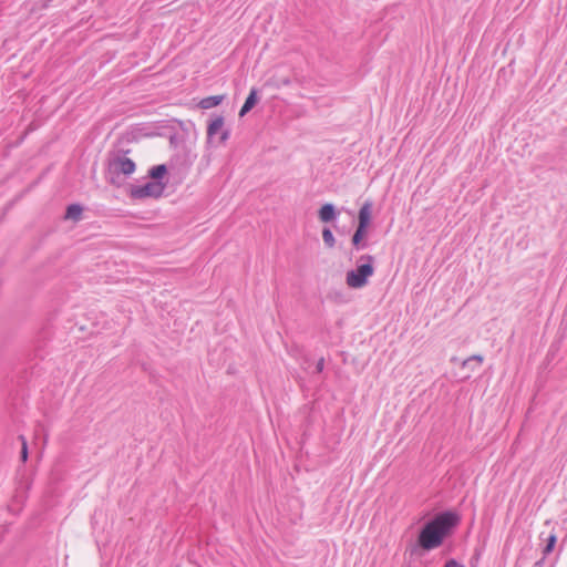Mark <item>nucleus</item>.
Masks as SVG:
<instances>
[{
	"instance_id": "1",
	"label": "nucleus",
	"mask_w": 567,
	"mask_h": 567,
	"mask_svg": "<svg viewBox=\"0 0 567 567\" xmlns=\"http://www.w3.org/2000/svg\"><path fill=\"white\" fill-rule=\"evenodd\" d=\"M132 138H165L169 142H185L195 138L192 123L171 120L158 124H140L132 128Z\"/></svg>"
},
{
	"instance_id": "2",
	"label": "nucleus",
	"mask_w": 567,
	"mask_h": 567,
	"mask_svg": "<svg viewBox=\"0 0 567 567\" xmlns=\"http://www.w3.org/2000/svg\"><path fill=\"white\" fill-rule=\"evenodd\" d=\"M458 522V515L452 512L436 515L421 529L417 538L420 547L424 550H432L440 547Z\"/></svg>"
},
{
	"instance_id": "3",
	"label": "nucleus",
	"mask_w": 567,
	"mask_h": 567,
	"mask_svg": "<svg viewBox=\"0 0 567 567\" xmlns=\"http://www.w3.org/2000/svg\"><path fill=\"white\" fill-rule=\"evenodd\" d=\"M130 151H116L110 154L107 159L109 181L113 185H120V175L131 176L135 169V161L131 157Z\"/></svg>"
},
{
	"instance_id": "4",
	"label": "nucleus",
	"mask_w": 567,
	"mask_h": 567,
	"mask_svg": "<svg viewBox=\"0 0 567 567\" xmlns=\"http://www.w3.org/2000/svg\"><path fill=\"white\" fill-rule=\"evenodd\" d=\"M375 259L372 255H362L357 260V267L346 274V285L351 289H361L368 285L374 274Z\"/></svg>"
},
{
	"instance_id": "5",
	"label": "nucleus",
	"mask_w": 567,
	"mask_h": 567,
	"mask_svg": "<svg viewBox=\"0 0 567 567\" xmlns=\"http://www.w3.org/2000/svg\"><path fill=\"white\" fill-rule=\"evenodd\" d=\"M167 183L163 181H151L145 185H132L128 188V196L135 200H142L146 198H159Z\"/></svg>"
},
{
	"instance_id": "6",
	"label": "nucleus",
	"mask_w": 567,
	"mask_h": 567,
	"mask_svg": "<svg viewBox=\"0 0 567 567\" xmlns=\"http://www.w3.org/2000/svg\"><path fill=\"white\" fill-rule=\"evenodd\" d=\"M209 138H217L225 142L229 138V130L225 127V121L221 116H216L207 127Z\"/></svg>"
},
{
	"instance_id": "7",
	"label": "nucleus",
	"mask_w": 567,
	"mask_h": 567,
	"mask_svg": "<svg viewBox=\"0 0 567 567\" xmlns=\"http://www.w3.org/2000/svg\"><path fill=\"white\" fill-rule=\"evenodd\" d=\"M83 207L80 204H71L66 207L64 219L78 223L82 219Z\"/></svg>"
},
{
	"instance_id": "8",
	"label": "nucleus",
	"mask_w": 567,
	"mask_h": 567,
	"mask_svg": "<svg viewBox=\"0 0 567 567\" xmlns=\"http://www.w3.org/2000/svg\"><path fill=\"white\" fill-rule=\"evenodd\" d=\"M359 225L361 228H368L371 220V204L365 203L359 212Z\"/></svg>"
},
{
	"instance_id": "9",
	"label": "nucleus",
	"mask_w": 567,
	"mask_h": 567,
	"mask_svg": "<svg viewBox=\"0 0 567 567\" xmlns=\"http://www.w3.org/2000/svg\"><path fill=\"white\" fill-rule=\"evenodd\" d=\"M336 215V209L332 204H324L319 210V218L323 223L333 220Z\"/></svg>"
},
{
	"instance_id": "10",
	"label": "nucleus",
	"mask_w": 567,
	"mask_h": 567,
	"mask_svg": "<svg viewBox=\"0 0 567 567\" xmlns=\"http://www.w3.org/2000/svg\"><path fill=\"white\" fill-rule=\"evenodd\" d=\"M224 100V95H212L200 100L199 106L204 110H208L219 105Z\"/></svg>"
},
{
	"instance_id": "11",
	"label": "nucleus",
	"mask_w": 567,
	"mask_h": 567,
	"mask_svg": "<svg viewBox=\"0 0 567 567\" xmlns=\"http://www.w3.org/2000/svg\"><path fill=\"white\" fill-rule=\"evenodd\" d=\"M256 103H257V90L251 89L249 95L247 96V99L239 112V115L244 116L246 113H248L255 106Z\"/></svg>"
},
{
	"instance_id": "12",
	"label": "nucleus",
	"mask_w": 567,
	"mask_h": 567,
	"mask_svg": "<svg viewBox=\"0 0 567 567\" xmlns=\"http://www.w3.org/2000/svg\"><path fill=\"white\" fill-rule=\"evenodd\" d=\"M167 173V167L164 164L156 165L148 171V176L153 181H162Z\"/></svg>"
},
{
	"instance_id": "13",
	"label": "nucleus",
	"mask_w": 567,
	"mask_h": 567,
	"mask_svg": "<svg viewBox=\"0 0 567 567\" xmlns=\"http://www.w3.org/2000/svg\"><path fill=\"white\" fill-rule=\"evenodd\" d=\"M365 236H367V228H361L360 226H358L355 233L352 236V245L357 249L364 247V244H362V241Z\"/></svg>"
},
{
	"instance_id": "14",
	"label": "nucleus",
	"mask_w": 567,
	"mask_h": 567,
	"mask_svg": "<svg viewBox=\"0 0 567 567\" xmlns=\"http://www.w3.org/2000/svg\"><path fill=\"white\" fill-rule=\"evenodd\" d=\"M474 362L476 363V368L480 367L483 362V357L478 354L472 355L462 362V367L474 371L475 367H472Z\"/></svg>"
},
{
	"instance_id": "15",
	"label": "nucleus",
	"mask_w": 567,
	"mask_h": 567,
	"mask_svg": "<svg viewBox=\"0 0 567 567\" xmlns=\"http://www.w3.org/2000/svg\"><path fill=\"white\" fill-rule=\"evenodd\" d=\"M322 238H323L324 244L329 248H332L334 246L336 239H334V236H333L332 231L329 228H324L322 230Z\"/></svg>"
},
{
	"instance_id": "16",
	"label": "nucleus",
	"mask_w": 567,
	"mask_h": 567,
	"mask_svg": "<svg viewBox=\"0 0 567 567\" xmlns=\"http://www.w3.org/2000/svg\"><path fill=\"white\" fill-rule=\"evenodd\" d=\"M555 543H556V536L555 535H550L549 538H548L547 545H546V547L544 549V554L545 555L549 554L553 550V548L555 546Z\"/></svg>"
},
{
	"instance_id": "17",
	"label": "nucleus",
	"mask_w": 567,
	"mask_h": 567,
	"mask_svg": "<svg viewBox=\"0 0 567 567\" xmlns=\"http://www.w3.org/2000/svg\"><path fill=\"white\" fill-rule=\"evenodd\" d=\"M20 440H21V443H22V449H21V458L23 462L27 461L28 458V445H27V441L23 436H20Z\"/></svg>"
},
{
	"instance_id": "18",
	"label": "nucleus",
	"mask_w": 567,
	"mask_h": 567,
	"mask_svg": "<svg viewBox=\"0 0 567 567\" xmlns=\"http://www.w3.org/2000/svg\"><path fill=\"white\" fill-rule=\"evenodd\" d=\"M445 567H464L460 563H457L455 559H450L446 561Z\"/></svg>"
},
{
	"instance_id": "19",
	"label": "nucleus",
	"mask_w": 567,
	"mask_h": 567,
	"mask_svg": "<svg viewBox=\"0 0 567 567\" xmlns=\"http://www.w3.org/2000/svg\"><path fill=\"white\" fill-rule=\"evenodd\" d=\"M323 369V360H320L317 365V370L321 371Z\"/></svg>"
}]
</instances>
